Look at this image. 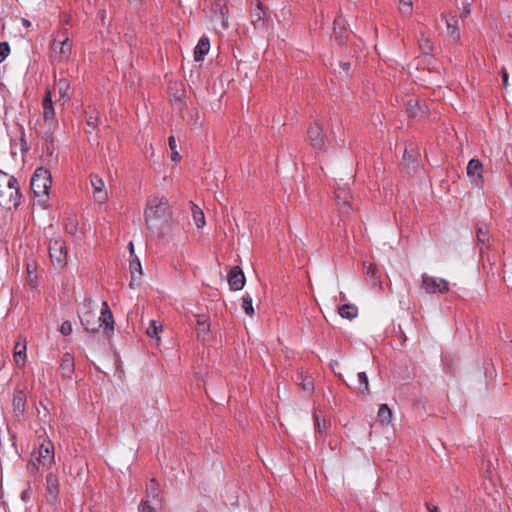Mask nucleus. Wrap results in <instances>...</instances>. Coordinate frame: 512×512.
<instances>
[{
  "instance_id": "nucleus-1",
  "label": "nucleus",
  "mask_w": 512,
  "mask_h": 512,
  "mask_svg": "<svg viewBox=\"0 0 512 512\" xmlns=\"http://www.w3.org/2000/svg\"><path fill=\"white\" fill-rule=\"evenodd\" d=\"M172 211L168 199L163 195L148 198L144 209V220L147 229L158 230L161 224L171 220Z\"/></svg>"
},
{
  "instance_id": "nucleus-2",
  "label": "nucleus",
  "mask_w": 512,
  "mask_h": 512,
  "mask_svg": "<svg viewBox=\"0 0 512 512\" xmlns=\"http://www.w3.org/2000/svg\"><path fill=\"white\" fill-rule=\"evenodd\" d=\"M80 319L88 332L95 333L101 326H104L105 331L110 333L114 328L113 316L106 302L103 303L100 316L95 311L87 310L81 315Z\"/></svg>"
},
{
  "instance_id": "nucleus-3",
  "label": "nucleus",
  "mask_w": 512,
  "mask_h": 512,
  "mask_svg": "<svg viewBox=\"0 0 512 512\" xmlns=\"http://www.w3.org/2000/svg\"><path fill=\"white\" fill-rule=\"evenodd\" d=\"M20 203V193L15 177L0 170V205L6 209Z\"/></svg>"
},
{
  "instance_id": "nucleus-4",
  "label": "nucleus",
  "mask_w": 512,
  "mask_h": 512,
  "mask_svg": "<svg viewBox=\"0 0 512 512\" xmlns=\"http://www.w3.org/2000/svg\"><path fill=\"white\" fill-rule=\"evenodd\" d=\"M51 59L55 62H66L72 54V42L66 30L54 35L50 45Z\"/></svg>"
},
{
  "instance_id": "nucleus-5",
  "label": "nucleus",
  "mask_w": 512,
  "mask_h": 512,
  "mask_svg": "<svg viewBox=\"0 0 512 512\" xmlns=\"http://www.w3.org/2000/svg\"><path fill=\"white\" fill-rule=\"evenodd\" d=\"M52 185V176L49 170L39 167L31 179V188L35 196L47 197Z\"/></svg>"
},
{
  "instance_id": "nucleus-6",
  "label": "nucleus",
  "mask_w": 512,
  "mask_h": 512,
  "mask_svg": "<svg viewBox=\"0 0 512 512\" xmlns=\"http://www.w3.org/2000/svg\"><path fill=\"white\" fill-rule=\"evenodd\" d=\"M55 450H32L31 459L27 464V470L31 474H36L40 467L48 468L54 463Z\"/></svg>"
},
{
  "instance_id": "nucleus-7",
  "label": "nucleus",
  "mask_w": 512,
  "mask_h": 512,
  "mask_svg": "<svg viewBox=\"0 0 512 512\" xmlns=\"http://www.w3.org/2000/svg\"><path fill=\"white\" fill-rule=\"evenodd\" d=\"M49 253L53 266L62 269L67 264V248L65 241L61 238L50 240Z\"/></svg>"
},
{
  "instance_id": "nucleus-8",
  "label": "nucleus",
  "mask_w": 512,
  "mask_h": 512,
  "mask_svg": "<svg viewBox=\"0 0 512 512\" xmlns=\"http://www.w3.org/2000/svg\"><path fill=\"white\" fill-rule=\"evenodd\" d=\"M422 288L430 294L445 293L449 290V283L445 279L433 277L424 273L422 275Z\"/></svg>"
},
{
  "instance_id": "nucleus-9",
  "label": "nucleus",
  "mask_w": 512,
  "mask_h": 512,
  "mask_svg": "<svg viewBox=\"0 0 512 512\" xmlns=\"http://www.w3.org/2000/svg\"><path fill=\"white\" fill-rule=\"evenodd\" d=\"M308 138L315 150H323L326 143V135L320 123L314 122L308 129Z\"/></svg>"
},
{
  "instance_id": "nucleus-10",
  "label": "nucleus",
  "mask_w": 512,
  "mask_h": 512,
  "mask_svg": "<svg viewBox=\"0 0 512 512\" xmlns=\"http://www.w3.org/2000/svg\"><path fill=\"white\" fill-rule=\"evenodd\" d=\"M346 385L353 390L354 392H357L362 395H369L370 394V388H369V380L368 376L365 372H358L354 377L349 378L348 381H346Z\"/></svg>"
},
{
  "instance_id": "nucleus-11",
  "label": "nucleus",
  "mask_w": 512,
  "mask_h": 512,
  "mask_svg": "<svg viewBox=\"0 0 512 512\" xmlns=\"http://www.w3.org/2000/svg\"><path fill=\"white\" fill-rule=\"evenodd\" d=\"M46 501L50 505H55L59 495V481L56 475L49 473L46 476Z\"/></svg>"
},
{
  "instance_id": "nucleus-12",
  "label": "nucleus",
  "mask_w": 512,
  "mask_h": 512,
  "mask_svg": "<svg viewBox=\"0 0 512 512\" xmlns=\"http://www.w3.org/2000/svg\"><path fill=\"white\" fill-rule=\"evenodd\" d=\"M245 276L239 266H234L230 269L228 274V284L231 290L239 291L245 285Z\"/></svg>"
},
{
  "instance_id": "nucleus-13",
  "label": "nucleus",
  "mask_w": 512,
  "mask_h": 512,
  "mask_svg": "<svg viewBox=\"0 0 512 512\" xmlns=\"http://www.w3.org/2000/svg\"><path fill=\"white\" fill-rule=\"evenodd\" d=\"M146 498L151 500L156 505H161L163 503V496L160 490V485L155 478H151L146 483L145 488Z\"/></svg>"
},
{
  "instance_id": "nucleus-14",
  "label": "nucleus",
  "mask_w": 512,
  "mask_h": 512,
  "mask_svg": "<svg viewBox=\"0 0 512 512\" xmlns=\"http://www.w3.org/2000/svg\"><path fill=\"white\" fill-rule=\"evenodd\" d=\"M91 185L93 187V198L97 203H104L108 198L104 181L97 175L91 176Z\"/></svg>"
},
{
  "instance_id": "nucleus-15",
  "label": "nucleus",
  "mask_w": 512,
  "mask_h": 512,
  "mask_svg": "<svg viewBox=\"0 0 512 512\" xmlns=\"http://www.w3.org/2000/svg\"><path fill=\"white\" fill-rule=\"evenodd\" d=\"M129 271L131 274V280L129 283V287L131 289H136L137 287L140 286L141 278H142V274H143L140 260L137 257L132 258L130 260Z\"/></svg>"
},
{
  "instance_id": "nucleus-16",
  "label": "nucleus",
  "mask_w": 512,
  "mask_h": 512,
  "mask_svg": "<svg viewBox=\"0 0 512 512\" xmlns=\"http://www.w3.org/2000/svg\"><path fill=\"white\" fill-rule=\"evenodd\" d=\"M467 176L473 183L479 184L483 180L482 171L483 166L482 163L478 159H471L467 165Z\"/></svg>"
},
{
  "instance_id": "nucleus-17",
  "label": "nucleus",
  "mask_w": 512,
  "mask_h": 512,
  "mask_svg": "<svg viewBox=\"0 0 512 512\" xmlns=\"http://www.w3.org/2000/svg\"><path fill=\"white\" fill-rule=\"evenodd\" d=\"M406 108L409 116L413 118H421L427 113L426 104L418 99H409Z\"/></svg>"
},
{
  "instance_id": "nucleus-18",
  "label": "nucleus",
  "mask_w": 512,
  "mask_h": 512,
  "mask_svg": "<svg viewBox=\"0 0 512 512\" xmlns=\"http://www.w3.org/2000/svg\"><path fill=\"white\" fill-rule=\"evenodd\" d=\"M336 202L339 210L343 214H348L351 208V195L345 189H338L336 191Z\"/></svg>"
},
{
  "instance_id": "nucleus-19",
  "label": "nucleus",
  "mask_w": 512,
  "mask_h": 512,
  "mask_svg": "<svg viewBox=\"0 0 512 512\" xmlns=\"http://www.w3.org/2000/svg\"><path fill=\"white\" fill-rule=\"evenodd\" d=\"M43 119L45 122L51 123L55 119V110L52 101V92L47 91L42 101Z\"/></svg>"
},
{
  "instance_id": "nucleus-20",
  "label": "nucleus",
  "mask_w": 512,
  "mask_h": 512,
  "mask_svg": "<svg viewBox=\"0 0 512 512\" xmlns=\"http://www.w3.org/2000/svg\"><path fill=\"white\" fill-rule=\"evenodd\" d=\"M210 50V41L207 36H202L194 49L195 61H202Z\"/></svg>"
},
{
  "instance_id": "nucleus-21",
  "label": "nucleus",
  "mask_w": 512,
  "mask_h": 512,
  "mask_svg": "<svg viewBox=\"0 0 512 512\" xmlns=\"http://www.w3.org/2000/svg\"><path fill=\"white\" fill-rule=\"evenodd\" d=\"M13 411L16 416L23 415L26 409V397L22 391H17L14 394L12 401Z\"/></svg>"
},
{
  "instance_id": "nucleus-22",
  "label": "nucleus",
  "mask_w": 512,
  "mask_h": 512,
  "mask_svg": "<svg viewBox=\"0 0 512 512\" xmlns=\"http://www.w3.org/2000/svg\"><path fill=\"white\" fill-rule=\"evenodd\" d=\"M56 88L59 94L58 101L61 102L62 105H64L70 99L68 95V91L70 89V82L66 78H61L57 81Z\"/></svg>"
},
{
  "instance_id": "nucleus-23",
  "label": "nucleus",
  "mask_w": 512,
  "mask_h": 512,
  "mask_svg": "<svg viewBox=\"0 0 512 512\" xmlns=\"http://www.w3.org/2000/svg\"><path fill=\"white\" fill-rule=\"evenodd\" d=\"M26 360V341L23 339L15 344L14 361L19 367H23Z\"/></svg>"
},
{
  "instance_id": "nucleus-24",
  "label": "nucleus",
  "mask_w": 512,
  "mask_h": 512,
  "mask_svg": "<svg viewBox=\"0 0 512 512\" xmlns=\"http://www.w3.org/2000/svg\"><path fill=\"white\" fill-rule=\"evenodd\" d=\"M191 214H192V219H193L195 226L198 229H202L206 224L205 215H204L203 210L196 204L191 203Z\"/></svg>"
},
{
  "instance_id": "nucleus-25",
  "label": "nucleus",
  "mask_w": 512,
  "mask_h": 512,
  "mask_svg": "<svg viewBox=\"0 0 512 512\" xmlns=\"http://www.w3.org/2000/svg\"><path fill=\"white\" fill-rule=\"evenodd\" d=\"M197 336L202 341H205L208 337L209 331H210V325L208 323V320L205 316H198L197 317Z\"/></svg>"
},
{
  "instance_id": "nucleus-26",
  "label": "nucleus",
  "mask_w": 512,
  "mask_h": 512,
  "mask_svg": "<svg viewBox=\"0 0 512 512\" xmlns=\"http://www.w3.org/2000/svg\"><path fill=\"white\" fill-rule=\"evenodd\" d=\"M60 370L65 378H70L74 371V361L70 354H65L60 363Z\"/></svg>"
},
{
  "instance_id": "nucleus-27",
  "label": "nucleus",
  "mask_w": 512,
  "mask_h": 512,
  "mask_svg": "<svg viewBox=\"0 0 512 512\" xmlns=\"http://www.w3.org/2000/svg\"><path fill=\"white\" fill-rule=\"evenodd\" d=\"M381 425L388 426L392 423L393 414L386 404H381L377 413Z\"/></svg>"
},
{
  "instance_id": "nucleus-28",
  "label": "nucleus",
  "mask_w": 512,
  "mask_h": 512,
  "mask_svg": "<svg viewBox=\"0 0 512 512\" xmlns=\"http://www.w3.org/2000/svg\"><path fill=\"white\" fill-rule=\"evenodd\" d=\"M338 313L341 317L352 320L357 316L358 308L353 304H344L338 308Z\"/></svg>"
},
{
  "instance_id": "nucleus-29",
  "label": "nucleus",
  "mask_w": 512,
  "mask_h": 512,
  "mask_svg": "<svg viewBox=\"0 0 512 512\" xmlns=\"http://www.w3.org/2000/svg\"><path fill=\"white\" fill-rule=\"evenodd\" d=\"M334 35L335 38L339 42H343L344 38H346L347 31L344 25V20L341 17H338L334 20Z\"/></svg>"
},
{
  "instance_id": "nucleus-30",
  "label": "nucleus",
  "mask_w": 512,
  "mask_h": 512,
  "mask_svg": "<svg viewBox=\"0 0 512 512\" xmlns=\"http://www.w3.org/2000/svg\"><path fill=\"white\" fill-rule=\"evenodd\" d=\"M446 26H447V35L449 36V38L455 42L459 41L460 31L457 26V20L453 19V23L450 20H446Z\"/></svg>"
},
{
  "instance_id": "nucleus-31",
  "label": "nucleus",
  "mask_w": 512,
  "mask_h": 512,
  "mask_svg": "<svg viewBox=\"0 0 512 512\" xmlns=\"http://www.w3.org/2000/svg\"><path fill=\"white\" fill-rule=\"evenodd\" d=\"M265 16V12L263 10L262 4L259 0H257L256 9L252 12V23L256 25L257 23H260Z\"/></svg>"
},
{
  "instance_id": "nucleus-32",
  "label": "nucleus",
  "mask_w": 512,
  "mask_h": 512,
  "mask_svg": "<svg viewBox=\"0 0 512 512\" xmlns=\"http://www.w3.org/2000/svg\"><path fill=\"white\" fill-rule=\"evenodd\" d=\"M252 302H253L252 297L246 293L242 298L241 307L248 316H253V314H254V308H253Z\"/></svg>"
},
{
  "instance_id": "nucleus-33",
  "label": "nucleus",
  "mask_w": 512,
  "mask_h": 512,
  "mask_svg": "<svg viewBox=\"0 0 512 512\" xmlns=\"http://www.w3.org/2000/svg\"><path fill=\"white\" fill-rule=\"evenodd\" d=\"M162 332V326L158 325L155 320L150 321V326L147 328L146 333L149 337L159 340V334Z\"/></svg>"
},
{
  "instance_id": "nucleus-34",
  "label": "nucleus",
  "mask_w": 512,
  "mask_h": 512,
  "mask_svg": "<svg viewBox=\"0 0 512 512\" xmlns=\"http://www.w3.org/2000/svg\"><path fill=\"white\" fill-rule=\"evenodd\" d=\"M168 144L171 149V159L173 162L178 163L181 160V156L177 151L176 140L174 136H170L168 139Z\"/></svg>"
},
{
  "instance_id": "nucleus-35",
  "label": "nucleus",
  "mask_w": 512,
  "mask_h": 512,
  "mask_svg": "<svg viewBox=\"0 0 512 512\" xmlns=\"http://www.w3.org/2000/svg\"><path fill=\"white\" fill-rule=\"evenodd\" d=\"M412 0H399V10L402 14L409 15L412 12Z\"/></svg>"
},
{
  "instance_id": "nucleus-36",
  "label": "nucleus",
  "mask_w": 512,
  "mask_h": 512,
  "mask_svg": "<svg viewBox=\"0 0 512 512\" xmlns=\"http://www.w3.org/2000/svg\"><path fill=\"white\" fill-rule=\"evenodd\" d=\"M150 501L151 500H149V499L142 500L138 505V511L139 512H154L156 510V508L151 505Z\"/></svg>"
},
{
  "instance_id": "nucleus-37",
  "label": "nucleus",
  "mask_w": 512,
  "mask_h": 512,
  "mask_svg": "<svg viewBox=\"0 0 512 512\" xmlns=\"http://www.w3.org/2000/svg\"><path fill=\"white\" fill-rule=\"evenodd\" d=\"M10 53V46L7 42H0V62L4 61Z\"/></svg>"
},
{
  "instance_id": "nucleus-38",
  "label": "nucleus",
  "mask_w": 512,
  "mask_h": 512,
  "mask_svg": "<svg viewBox=\"0 0 512 512\" xmlns=\"http://www.w3.org/2000/svg\"><path fill=\"white\" fill-rule=\"evenodd\" d=\"M66 231L74 235L77 232V222L74 218H69L66 225H65Z\"/></svg>"
},
{
  "instance_id": "nucleus-39",
  "label": "nucleus",
  "mask_w": 512,
  "mask_h": 512,
  "mask_svg": "<svg viewBox=\"0 0 512 512\" xmlns=\"http://www.w3.org/2000/svg\"><path fill=\"white\" fill-rule=\"evenodd\" d=\"M60 332L67 336L72 333V324L69 321H64L60 326Z\"/></svg>"
},
{
  "instance_id": "nucleus-40",
  "label": "nucleus",
  "mask_w": 512,
  "mask_h": 512,
  "mask_svg": "<svg viewBox=\"0 0 512 512\" xmlns=\"http://www.w3.org/2000/svg\"><path fill=\"white\" fill-rule=\"evenodd\" d=\"M38 445L39 448H47L48 445H51V442L45 435H41L38 439Z\"/></svg>"
},
{
  "instance_id": "nucleus-41",
  "label": "nucleus",
  "mask_w": 512,
  "mask_h": 512,
  "mask_svg": "<svg viewBox=\"0 0 512 512\" xmlns=\"http://www.w3.org/2000/svg\"><path fill=\"white\" fill-rule=\"evenodd\" d=\"M87 125L91 127L92 129H95L98 125V118L94 116L87 117Z\"/></svg>"
},
{
  "instance_id": "nucleus-42",
  "label": "nucleus",
  "mask_w": 512,
  "mask_h": 512,
  "mask_svg": "<svg viewBox=\"0 0 512 512\" xmlns=\"http://www.w3.org/2000/svg\"><path fill=\"white\" fill-rule=\"evenodd\" d=\"M302 389L306 392H310L313 389V383L309 378H306L302 383Z\"/></svg>"
},
{
  "instance_id": "nucleus-43",
  "label": "nucleus",
  "mask_w": 512,
  "mask_h": 512,
  "mask_svg": "<svg viewBox=\"0 0 512 512\" xmlns=\"http://www.w3.org/2000/svg\"><path fill=\"white\" fill-rule=\"evenodd\" d=\"M501 75H502V81H503V88L507 89L509 76H508L506 68H502Z\"/></svg>"
},
{
  "instance_id": "nucleus-44",
  "label": "nucleus",
  "mask_w": 512,
  "mask_h": 512,
  "mask_svg": "<svg viewBox=\"0 0 512 512\" xmlns=\"http://www.w3.org/2000/svg\"><path fill=\"white\" fill-rule=\"evenodd\" d=\"M420 48L425 52V53H428L430 50H431V43L428 39L424 40L421 44H420Z\"/></svg>"
},
{
  "instance_id": "nucleus-45",
  "label": "nucleus",
  "mask_w": 512,
  "mask_h": 512,
  "mask_svg": "<svg viewBox=\"0 0 512 512\" xmlns=\"http://www.w3.org/2000/svg\"><path fill=\"white\" fill-rule=\"evenodd\" d=\"M21 499L24 502H28L30 500V486L27 489L23 490L21 493Z\"/></svg>"
},
{
  "instance_id": "nucleus-46",
  "label": "nucleus",
  "mask_w": 512,
  "mask_h": 512,
  "mask_svg": "<svg viewBox=\"0 0 512 512\" xmlns=\"http://www.w3.org/2000/svg\"><path fill=\"white\" fill-rule=\"evenodd\" d=\"M376 272H377V267L373 264H370L368 267L367 273L371 276H375Z\"/></svg>"
},
{
  "instance_id": "nucleus-47",
  "label": "nucleus",
  "mask_w": 512,
  "mask_h": 512,
  "mask_svg": "<svg viewBox=\"0 0 512 512\" xmlns=\"http://www.w3.org/2000/svg\"><path fill=\"white\" fill-rule=\"evenodd\" d=\"M428 512H439L437 506L431 505L430 503L425 504Z\"/></svg>"
},
{
  "instance_id": "nucleus-48",
  "label": "nucleus",
  "mask_w": 512,
  "mask_h": 512,
  "mask_svg": "<svg viewBox=\"0 0 512 512\" xmlns=\"http://www.w3.org/2000/svg\"><path fill=\"white\" fill-rule=\"evenodd\" d=\"M340 65L346 71L349 69V66H350V64L348 62L340 63Z\"/></svg>"
},
{
  "instance_id": "nucleus-49",
  "label": "nucleus",
  "mask_w": 512,
  "mask_h": 512,
  "mask_svg": "<svg viewBox=\"0 0 512 512\" xmlns=\"http://www.w3.org/2000/svg\"><path fill=\"white\" fill-rule=\"evenodd\" d=\"M22 23L24 26L26 27H29L30 26V21H28L27 19H22Z\"/></svg>"
},
{
  "instance_id": "nucleus-50",
  "label": "nucleus",
  "mask_w": 512,
  "mask_h": 512,
  "mask_svg": "<svg viewBox=\"0 0 512 512\" xmlns=\"http://www.w3.org/2000/svg\"><path fill=\"white\" fill-rule=\"evenodd\" d=\"M469 6H470L469 4H466V5L464 4V10H465V13H467V14L470 12Z\"/></svg>"
},
{
  "instance_id": "nucleus-51",
  "label": "nucleus",
  "mask_w": 512,
  "mask_h": 512,
  "mask_svg": "<svg viewBox=\"0 0 512 512\" xmlns=\"http://www.w3.org/2000/svg\"><path fill=\"white\" fill-rule=\"evenodd\" d=\"M315 421L317 423L318 428L320 429V419L318 415H315Z\"/></svg>"
},
{
  "instance_id": "nucleus-52",
  "label": "nucleus",
  "mask_w": 512,
  "mask_h": 512,
  "mask_svg": "<svg viewBox=\"0 0 512 512\" xmlns=\"http://www.w3.org/2000/svg\"><path fill=\"white\" fill-rule=\"evenodd\" d=\"M132 4H138L141 2V0H129Z\"/></svg>"
},
{
  "instance_id": "nucleus-53",
  "label": "nucleus",
  "mask_w": 512,
  "mask_h": 512,
  "mask_svg": "<svg viewBox=\"0 0 512 512\" xmlns=\"http://www.w3.org/2000/svg\"><path fill=\"white\" fill-rule=\"evenodd\" d=\"M129 248H130V252H131V254H132V253H133V250H134V246H133V244H132V243H130V244H129Z\"/></svg>"
},
{
  "instance_id": "nucleus-54",
  "label": "nucleus",
  "mask_w": 512,
  "mask_h": 512,
  "mask_svg": "<svg viewBox=\"0 0 512 512\" xmlns=\"http://www.w3.org/2000/svg\"><path fill=\"white\" fill-rule=\"evenodd\" d=\"M346 297H345V294L344 293H340V300H345Z\"/></svg>"
},
{
  "instance_id": "nucleus-55",
  "label": "nucleus",
  "mask_w": 512,
  "mask_h": 512,
  "mask_svg": "<svg viewBox=\"0 0 512 512\" xmlns=\"http://www.w3.org/2000/svg\"><path fill=\"white\" fill-rule=\"evenodd\" d=\"M148 152H152V154L154 153V148L152 144L150 145V149H148Z\"/></svg>"
},
{
  "instance_id": "nucleus-56",
  "label": "nucleus",
  "mask_w": 512,
  "mask_h": 512,
  "mask_svg": "<svg viewBox=\"0 0 512 512\" xmlns=\"http://www.w3.org/2000/svg\"><path fill=\"white\" fill-rule=\"evenodd\" d=\"M148 152H152V154L154 153V148L152 144L150 145V149H148Z\"/></svg>"
}]
</instances>
